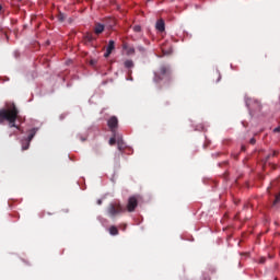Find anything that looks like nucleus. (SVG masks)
Segmentation results:
<instances>
[{"label":"nucleus","mask_w":280,"mask_h":280,"mask_svg":"<svg viewBox=\"0 0 280 280\" xmlns=\"http://www.w3.org/2000/svg\"><path fill=\"white\" fill-rule=\"evenodd\" d=\"M165 78H170V69L162 66L160 71L155 72L154 82H161L162 80H165Z\"/></svg>","instance_id":"20e7f679"},{"label":"nucleus","mask_w":280,"mask_h":280,"mask_svg":"<svg viewBox=\"0 0 280 280\" xmlns=\"http://www.w3.org/2000/svg\"><path fill=\"white\" fill-rule=\"evenodd\" d=\"M104 24H100V23H96L95 26H94V33L100 35L102 34V32H104Z\"/></svg>","instance_id":"9d476101"},{"label":"nucleus","mask_w":280,"mask_h":280,"mask_svg":"<svg viewBox=\"0 0 280 280\" xmlns=\"http://www.w3.org/2000/svg\"><path fill=\"white\" fill-rule=\"evenodd\" d=\"M108 232L110 235H119V230L117 229V226H110Z\"/></svg>","instance_id":"ddd939ff"},{"label":"nucleus","mask_w":280,"mask_h":280,"mask_svg":"<svg viewBox=\"0 0 280 280\" xmlns=\"http://www.w3.org/2000/svg\"><path fill=\"white\" fill-rule=\"evenodd\" d=\"M250 143H255V139H252V140H250Z\"/></svg>","instance_id":"4be33fe9"},{"label":"nucleus","mask_w":280,"mask_h":280,"mask_svg":"<svg viewBox=\"0 0 280 280\" xmlns=\"http://www.w3.org/2000/svg\"><path fill=\"white\" fill-rule=\"evenodd\" d=\"M1 10H3V7H1V4H0V12H1Z\"/></svg>","instance_id":"5701e85b"},{"label":"nucleus","mask_w":280,"mask_h":280,"mask_svg":"<svg viewBox=\"0 0 280 280\" xmlns=\"http://www.w3.org/2000/svg\"><path fill=\"white\" fill-rule=\"evenodd\" d=\"M135 31L136 32H141V27L140 26H135Z\"/></svg>","instance_id":"f3484780"},{"label":"nucleus","mask_w":280,"mask_h":280,"mask_svg":"<svg viewBox=\"0 0 280 280\" xmlns=\"http://www.w3.org/2000/svg\"><path fill=\"white\" fill-rule=\"evenodd\" d=\"M273 132H280V127H277L276 129H273Z\"/></svg>","instance_id":"aec40b11"},{"label":"nucleus","mask_w":280,"mask_h":280,"mask_svg":"<svg viewBox=\"0 0 280 280\" xmlns=\"http://www.w3.org/2000/svg\"><path fill=\"white\" fill-rule=\"evenodd\" d=\"M107 127L113 133V137H110L108 141L109 145H117L119 152H125L128 145L124 142V137L117 131L119 128V119H117L116 116H112L107 120Z\"/></svg>","instance_id":"f257e3e1"},{"label":"nucleus","mask_w":280,"mask_h":280,"mask_svg":"<svg viewBox=\"0 0 280 280\" xmlns=\"http://www.w3.org/2000/svg\"><path fill=\"white\" fill-rule=\"evenodd\" d=\"M135 52V48H129L128 54H133Z\"/></svg>","instance_id":"6ab92c4d"},{"label":"nucleus","mask_w":280,"mask_h":280,"mask_svg":"<svg viewBox=\"0 0 280 280\" xmlns=\"http://www.w3.org/2000/svg\"><path fill=\"white\" fill-rule=\"evenodd\" d=\"M139 206V197L138 196H131L128 198L126 211L129 213H132L135 209Z\"/></svg>","instance_id":"39448f33"},{"label":"nucleus","mask_w":280,"mask_h":280,"mask_svg":"<svg viewBox=\"0 0 280 280\" xmlns=\"http://www.w3.org/2000/svg\"><path fill=\"white\" fill-rule=\"evenodd\" d=\"M109 215H120V213H126V207L121 206V202L114 201L108 208Z\"/></svg>","instance_id":"7ed1b4c3"},{"label":"nucleus","mask_w":280,"mask_h":280,"mask_svg":"<svg viewBox=\"0 0 280 280\" xmlns=\"http://www.w3.org/2000/svg\"><path fill=\"white\" fill-rule=\"evenodd\" d=\"M162 52L167 55L172 51V46L170 44H164L161 46Z\"/></svg>","instance_id":"9b49d317"},{"label":"nucleus","mask_w":280,"mask_h":280,"mask_svg":"<svg viewBox=\"0 0 280 280\" xmlns=\"http://www.w3.org/2000/svg\"><path fill=\"white\" fill-rule=\"evenodd\" d=\"M276 200H279V196L276 197Z\"/></svg>","instance_id":"393cba45"},{"label":"nucleus","mask_w":280,"mask_h":280,"mask_svg":"<svg viewBox=\"0 0 280 280\" xmlns=\"http://www.w3.org/2000/svg\"><path fill=\"white\" fill-rule=\"evenodd\" d=\"M155 27H156L158 32H165V21L158 20Z\"/></svg>","instance_id":"1a4fd4ad"},{"label":"nucleus","mask_w":280,"mask_h":280,"mask_svg":"<svg viewBox=\"0 0 280 280\" xmlns=\"http://www.w3.org/2000/svg\"><path fill=\"white\" fill-rule=\"evenodd\" d=\"M104 58H106V52L103 54Z\"/></svg>","instance_id":"b1692460"},{"label":"nucleus","mask_w":280,"mask_h":280,"mask_svg":"<svg viewBox=\"0 0 280 280\" xmlns=\"http://www.w3.org/2000/svg\"><path fill=\"white\" fill-rule=\"evenodd\" d=\"M57 19L60 23H65V21L67 20V15L62 12H59V14L57 15Z\"/></svg>","instance_id":"4468645a"},{"label":"nucleus","mask_w":280,"mask_h":280,"mask_svg":"<svg viewBox=\"0 0 280 280\" xmlns=\"http://www.w3.org/2000/svg\"><path fill=\"white\" fill-rule=\"evenodd\" d=\"M19 2L23 1V0H18Z\"/></svg>","instance_id":"a878e982"},{"label":"nucleus","mask_w":280,"mask_h":280,"mask_svg":"<svg viewBox=\"0 0 280 280\" xmlns=\"http://www.w3.org/2000/svg\"><path fill=\"white\" fill-rule=\"evenodd\" d=\"M114 25H117V21L113 18L107 19V27L113 28Z\"/></svg>","instance_id":"f8f14e48"},{"label":"nucleus","mask_w":280,"mask_h":280,"mask_svg":"<svg viewBox=\"0 0 280 280\" xmlns=\"http://www.w3.org/2000/svg\"><path fill=\"white\" fill-rule=\"evenodd\" d=\"M95 62H96L95 60H91V61H90V65H91L92 67H95Z\"/></svg>","instance_id":"a211bd4d"},{"label":"nucleus","mask_w":280,"mask_h":280,"mask_svg":"<svg viewBox=\"0 0 280 280\" xmlns=\"http://www.w3.org/2000/svg\"><path fill=\"white\" fill-rule=\"evenodd\" d=\"M81 141H86V138H84V137H81Z\"/></svg>","instance_id":"412c9836"},{"label":"nucleus","mask_w":280,"mask_h":280,"mask_svg":"<svg viewBox=\"0 0 280 280\" xmlns=\"http://www.w3.org/2000/svg\"><path fill=\"white\" fill-rule=\"evenodd\" d=\"M125 67L126 69H132L135 67V63L132 62V60H126Z\"/></svg>","instance_id":"2eb2a0df"},{"label":"nucleus","mask_w":280,"mask_h":280,"mask_svg":"<svg viewBox=\"0 0 280 280\" xmlns=\"http://www.w3.org/2000/svg\"><path fill=\"white\" fill-rule=\"evenodd\" d=\"M16 119H19V108L14 103H8L4 108L0 109V124L8 121L11 128L21 130V127L16 125Z\"/></svg>","instance_id":"f03ea898"},{"label":"nucleus","mask_w":280,"mask_h":280,"mask_svg":"<svg viewBox=\"0 0 280 280\" xmlns=\"http://www.w3.org/2000/svg\"><path fill=\"white\" fill-rule=\"evenodd\" d=\"M38 129L33 128L30 130L28 137L24 140H22V150H30V143L32 142V139H34V137H36V132Z\"/></svg>","instance_id":"423d86ee"},{"label":"nucleus","mask_w":280,"mask_h":280,"mask_svg":"<svg viewBox=\"0 0 280 280\" xmlns=\"http://www.w3.org/2000/svg\"><path fill=\"white\" fill-rule=\"evenodd\" d=\"M93 40H95V37H93L92 33H86L83 36V43H85V45H91V43H93Z\"/></svg>","instance_id":"6e6552de"},{"label":"nucleus","mask_w":280,"mask_h":280,"mask_svg":"<svg viewBox=\"0 0 280 280\" xmlns=\"http://www.w3.org/2000/svg\"><path fill=\"white\" fill-rule=\"evenodd\" d=\"M115 51V40H109L106 47V57L110 56Z\"/></svg>","instance_id":"0eeeda50"},{"label":"nucleus","mask_w":280,"mask_h":280,"mask_svg":"<svg viewBox=\"0 0 280 280\" xmlns=\"http://www.w3.org/2000/svg\"><path fill=\"white\" fill-rule=\"evenodd\" d=\"M103 202H104V199H97L96 205L102 206Z\"/></svg>","instance_id":"dca6fc26"}]
</instances>
